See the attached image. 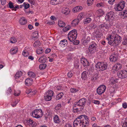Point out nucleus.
I'll list each match as a JSON object with an SVG mask.
<instances>
[{
  "label": "nucleus",
  "mask_w": 127,
  "mask_h": 127,
  "mask_svg": "<svg viewBox=\"0 0 127 127\" xmlns=\"http://www.w3.org/2000/svg\"><path fill=\"white\" fill-rule=\"evenodd\" d=\"M19 100L18 99L15 100V102L11 103V105L13 107L15 106Z\"/></svg>",
  "instance_id": "obj_46"
},
{
  "label": "nucleus",
  "mask_w": 127,
  "mask_h": 127,
  "mask_svg": "<svg viewBox=\"0 0 127 127\" xmlns=\"http://www.w3.org/2000/svg\"><path fill=\"white\" fill-rule=\"evenodd\" d=\"M106 89V87L104 85L100 86L97 90V92L98 94L100 95L103 93Z\"/></svg>",
  "instance_id": "obj_12"
},
{
  "label": "nucleus",
  "mask_w": 127,
  "mask_h": 127,
  "mask_svg": "<svg viewBox=\"0 0 127 127\" xmlns=\"http://www.w3.org/2000/svg\"><path fill=\"white\" fill-rule=\"evenodd\" d=\"M80 21L77 19H76L73 20L72 22L71 26H72L74 27L78 25Z\"/></svg>",
  "instance_id": "obj_19"
},
{
  "label": "nucleus",
  "mask_w": 127,
  "mask_h": 127,
  "mask_svg": "<svg viewBox=\"0 0 127 127\" xmlns=\"http://www.w3.org/2000/svg\"><path fill=\"white\" fill-rule=\"evenodd\" d=\"M73 75L72 71H70L68 73L67 75L68 77H71Z\"/></svg>",
  "instance_id": "obj_56"
},
{
  "label": "nucleus",
  "mask_w": 127,
  "mask_h": 127,
  "mask_svg": "<svg viewBox=\"0 0 127 127\" xmlns=\"http://www.w3.org/2000/svg\"><path fill=\"white\" fill-rule=\"evenodd\" d=\"M88 73L86 71H84L82 73L81 77L82 79L85 80L87 77V74Z\"/></svg>",
  "instance_id": "obj_30"
},
{
  "label": "nucleus",
  "mask_w": 127,
  "mask_h": 127,
  "mask_svg": "<svg viewBox=\"0 0 127 127\" xmlns=\"http://www.w3.org/2000/svg\"><path fill=\"white\" fill-rule=\"evenodd\" d=\"M28 75L30 77L34 78L35 76V74L32 71L29 72L28 73Z\"/></svg>",
  "instance_id": "obj_38"
},
{
  "label": "nucleus",
  "mask_w": 127,
  "mask_h": 127,
  "mask_svg": "<svg viewBox=\"0 0 127 127\" xmlns=\"http://www.w3.org/2000/svg\"><path fill=\"white\" fill-rule=\"evenodd\" d=\"M63 95L64 94L63 93H60L59 94L56 96V99L57 100L61 99Z\"/></svg>",
  "instance_id": "obj_32"
},
{
  "label": "nucleus",
  "mask_w": 127,
  "mask_h": 127,
  "mask_svg": "<svg viewBox=\"0 0 127 127\" xmlns=\"http://www.w3.org/2000/svg\"><path fill=\"white\" fill-rule=\"evenodd\" d=\"M85 64H83L84 66H88L89 65V63L87 61V60H85Z\"/></svg>",
  "instance_id": "obj_63"
},
{
  "label": "nucleus",
  "mask_w": 127,
  "mask_h": 127,
  "mask_svg": "<svg viewBox=\"0 0 127 127\" xmlns=\"http://www.w3.org/2000/svg\"><path fill=\"white\" fill-rule=\"evenodd\" d=\"M7 6L10 9H13L14 6L13 3L11 1H9L7 5Z\"/></svg>",
  "instance_id": "obj_39"
},
{
  "label": "nucleus",
  "mask_w": 127,
  "mask_h": 127,
  "mask_svg": "<svg viewBox=\"0 0 127 127\" xmlns=\"http://www.w3.org/2000/svg\"><path fill=\"white\" fill-rule=\"evenodd\" d=\"M122 127H127V118L125 119V122L123 123Z\"/></svg>",
  "instance_id": "obj_55"
},
{
  "label": "nucleus",
  "mask_w": 127,
  "mask_h": 127,
  "mask_svg": "<svg viewBox=\"0 0 127 127\" xmlns=\"http://www.w3.org/2000/svg\"><path fill=\"white\" fill-rule=\"evenodd\" d=\"M27 22V20L24 17L21 18L19 20V22L21 24L24 25Z\"/></svg>",
  "instance_id": "obj_23"
},
{
  "label": "nucleus",
  "mask_w": 127,
  "mask_h": 127,
  "mask_svg": "<svg viewBox=\"0 0 127 127\" xmlns=\"http://www.w3.org/2000/svg\"><path fill=\"white\" fill-rule=\"evenodd\" d=\"M114 15V13L113 11H110L107 13L105 18L106 20L111 21L113 19L114 17L113 16Z\"/></svg>",
  "instance_id": "obj_10"
},
{
  "label": "nucleus",
  "mask_w": 127,
  "mask_h": 127,
  "mask_svg": "<svg viewBox=\"0 0 127 127\" xmlns=\"http://www.w3.org/2000/svg\"><path fill=\"white\" fill-rule=\"evenodd\" d=\"M97 47L96 43L94 41L92 42L89 46L88 49L89 52L91 54L95 53L96 51V49Z\"/></svg>",
  "instance_id": "obj_4"
},
{
  "label": "nucleus",
  "mask_w": 127,
  "mask_h": 127,
  "mask_svg": "<svg viewBox=\"0 0 127 127\" xmlns=\"http://www.w3.org/2000/svg\"><path fill=\"white\" fill-rule=\"evenodd\" d=\"M22 74V72L21 71H19L16 73L15 75V77L16 79H18L21 77Z\"/></svg>",
  "instance_id": "obj_29"
},
{
  "label": "nucleus",
  "mask_w": 127,
  "mask_h": 127,
  "mask_svg": "<svg viewBox=\"0 0 127 127\" xmlns=\"http://www.w3.org/2000/svg\"><path fill=\"white\" fill-rule=\"evenodd\" d=\"M99 28L104 29V28L106 29H108V27L107 26V24L106 23H104L102 24H101L99 26Z\"/></svg>",
  "instance_id": "obj_27"
},
{
  "label": "nucleus",
  "mask_w": 127,
  "mask_h": 127,
  "mask_svg": "<svg viewBox=\"0 0 127 127\" xmlns=\"http://www.w3.org/2000/svg\"><path fill=\"white\" fill-rule=\"evenodd\" d=\"M47 66V65L45 64H40L39 66V68L41 70H43L45 69Z\"/></svg>",
  "instance_id": "obj_36"
},
{
  "label": "nucleus",
  "mask_w": 127,
  "mask_h": 127,
  "mask_svg": "<svg viewBox=\"0 0 127 127\" xmlns=\"http://www.w3.org/2000/svg\"><path fill=\"white\" fill-rule=\"evenodd\" d=\"M61 107V104H59L55 107L56 109V110H59L60 109Z\"/></svg>",
  "instance_id": "obj_58"
},
{
  "label": "nucleus",
  "mask_w": 127,
  "mask_h": 127,
  "mask_svg": "<svg viewBox=\"0 0 127 127\" xmlns=\"http://www.w3.org/2000/svg\"><path fill=\"white\" fill-rule=\"evenodd\" d=\"M108 65L105 62H98L95 65L96 69L98 71H103L107 68Z\"/></svg>",
  "instance_id": "obj_2"
},
{
  "label": "nucleus",
  "mask_w": 127,
  "mask_h": 127,
  "mask_svg": "<svg viewBox=\"0 0 127 127\" xmlns=\"http://www.w3.org/2000/svg\"><path fill=\"white\" fill-rule=\"evenodd\" d=\"M70 92L72 93H74L78 91L79 90L75 88H71L70 90Z\"/></svg>",
  "instance_id": "obj_42"
},
{
  "label": "nucleus",
  "mask_w": 127,
  "mask_h": 127,
  "mask_svg": "<svg viewBox=\"0 0 127 127\" xmlns=\"http://www.w3.org/2000/svg\"><path fill=\"white\" fill-rule=\"evenodd\" d=\"M118 55L117 54H114L111 56L109 58L111 61L114 62L116 61L118 59Z\"/></svg>",
  "instance_id": "obj_15"
},
{
  "label": "nucleus",
  "mask_w": 127,
  "mask_h": 127,
  "mask_svg": "<svg viewBox=\"0 0 127 127\" xmlns=\"http://www.w3.org/2000/svg\"><path fill=\"white\" fill-rule=\"evenodd\" d=\"M19 8V6L18 5H17L15 7L14 6V8L12 9V10L16 11L17 10L16 9H18Z\"/></svg>",
  "instance_id": "obj_62"
},
{
  "label": "nucleus",
  "mask_w": 127,
  "mask_h": 127,
  "mask_svg": "<svg viewBox=\"0 0 127 127\" xmlns=\"http://www.w3.org/2000/svg\"><path fill=\"white\" fill-rule=\"evenodd\" d=\"M23 6L25 9H27L30 7V4L25 2L23 3Z\"/></svg>",
  "instance_id": "obj_52"
},
{
  "label": "nucleus",
  "mask_w": 127,
  "mask_h": 127,
  "mask_svg": "<svg viewBox=\"0 0 127 127\" xmlns=\"http://www.w3.org/2000/svg\"><path fill=\"white\" fill-rule=\"evenodd\" d=\"M73 42L72 45L74 46V45H78L79 43V41L78 40H73L72 41H70Z\"/></svg>",
  "instance_id": "obj_49"
},
{
  "label": "nucleus",
  "mask_w": 127,
  "mask_h": 127,
  "mask_svg": "<svg viewBox=\"0 0 127 127\" xmlns=\"http://www.w3.org/2000/svg\"><path fill=\"white\" fill-rule=\"evenodd\" d=\"M44 98L46 101H48L51 100L52 97H51L49 95L48 96L47 95H46L44 96Z\"/></svg>",
  "instance_id": "obj_44"
},
{
  "label": "nucleus",
  "mask_w": 127,
  "mask_h": 127,
  "mask_svg": "<svg viewBox=\"0 0 127 127\" xmlns=\"http://www.w3.org/2000/svg\"><path fill=\"white\" fill-rule=\"evenodd\" d=\"M77 36V30H73L70 31L68 34V39L70 41H72L75 40Z\"/></svg>",
  "instance_id": "obj_3"
},
{
  "label": "nucleus",
  "mask_w": 127,
  "mask_h": 127,
  "mask_svg": "<svg viewBox=\"0 0 127 127\" xmlns=\"http://www.w3.org/2000/svg\"><path fill=\"white\" fill-rule=\"evenodd\" d=\"M122 67V64L119 63H117L115 64L112 67V69L116 71H117L121 69Z\"/></svg>",
  "instance_id": "obj_14"
},
{
  "label": "nucleus",
  "mask_w": 127,
  "mask_h": 127,
  "mask_svg": "<svg viewBox=\"0 0 127 127\" xmlns=\"http://www.w3.org/2000/svg\"><path fill=\"white\" fill-rule=\"evenodd\" d=\"M96 13L98 16H101L104 14V11L102 9H99L96 11Z\"/></svg>",
  "instance_id": "obj_31"
},
{
  "label": "nucleus",
  "mask_w": 127,
  "mask_h": 127,
  "mask_svg": "<svg viewBox=\"0 0 127 127\" xmlns=\"http://www.w3.org/2000/svg\"><path fill=\"white\" fill-rule=\"evenodd\" d=\"M27 122L29 123L31 126L32 127H34L36 126V124L35 122H34L32 120L29 119L28 120Z\"/></svg>",
  "instance_id": "obj_22"
},
{
  "label": "nucleus",
  "mask_w": 127,
  "mask_h": 127,
  "mask_svg": "<svg viewBox=\"0 0 127 127\" xmlns=\"http://www.w3.org/2000/svg\"><path fill=\"white\" fill-rule=\"evenodd\" d=\"M122 44L124 45H127V37L123 39Z\"/></svg>",
  "instance_id": "obj_48"
},
{
  "label": "nucleus",
  "mask_w": 127,
  "mask_h": 127,
  "mask_svg": "<svg viewBox=\"0 0 127 127\" xmlns=\"http://www.w3.org/2000/svg\"><path fill=\"white\" fill-rule=\"evenodd\" d=\"M47 112L45 115V119L48 117H51L52 115V112L51 111L49 110L48 109L47 110Z\"/></svg>",
  "instance_id": "obj_20"
},
{
  "label": "nucleus",
  "mask_w": 127,
  "mask_h": 127,
  "mask_svg": "<svg viewBox=\"0 0 127 127\" xmlns=\"http://www.w3.org/2000/svg\"><path fill=\"white\" fill-rule=\"evenodd\" d=\"M86 35L85 33L83 34L82 41L83 44H84L88 43L91 40L89 36H87L86 38Z\"/></svg>",
  "instance_id": "obj_11"
},
{
  "label": "nucleus",
  "mask_w": 127,
  "mask_h": 127,
  "mask_svg": "<svg viewBox=\"0 0 127 127\" xmlns=\"http://www.w3.org/2000/svg\"><path fill=\"white\" fill-rule=\"evenodd\" d=\"M70 10L68 8H64L63 9L62 12L65 15H67L69 14Z\"/></svg>",
  "instance_id": "obj_24"
},
{
  "label": "nucleus",
  "mask_w": 127,
  "mask_h": 127,
  "mask_svg": "<svg viewBox=\"0 0 127 127\" xmlns=\"http://www.w3.org/2000/svg\"><path fill=\"white\" fill-rule=\"evenodd\" d=\"M64 127H72L71 125L69 123L66 124L64 126Z\"/></svg>",
  "instance_id": "obj_64"
},
{
  "label": "nucleus",
  "mask_w": 127,
  "mask_h": 127,
  "mask_svg": "<svg viewBox=\"0 0 127 127\" xmlns=\"http://www.w3.org/2000/svg\"><path fill=\"white\" fill-rule=\"evenodd\" d=\"M123 16L124 17H127V9H125L123 11Z\"/></svg>",
  "instance_id": "obj_53"
},
{
  "label": "nucleus",
  "mask_w": 127,
  "mask_h": 127,
  "mask_svg": "<svg viewBox=\"0 0 127 127\" xmlns=\"http://www.w3.org/2000/svg\"><path fill=\"white\" fill-rule=\"evenodd\" d=\"M36 52L38 54H40L42 53L43 52V49L41 48L39 49L36 51Z\"/></svg>",
  "instance_id": "obj_51"
},
{
  "label": "nucleus",
  "mask_w": 127,
  "mask_h": 127,
  "mask_svg": "<svg viewBox=\"0 0 127 127\" xmlns=\"http://www.w3.org/2000/svg\"><path fill=\"white\" fill-rule=\"evenodd\" d=\"M41 44L40 42L38 40L35 41L34 43L33 46L35 47L39 46Z\"/></svg>",
  "instance_id": "obj_35"
},
{
  "label": "nucleus",
  "mask_w": 127,
  "mask_h": 127,
  "mask_svg": "<svg viewBox=\"0 0 127 127\" xmlns=\"http://www.w3.org/2000/svg\"><path fill=\"white\" fill-rule=\"evenodd\" d=\"M106 39L108 41V43L109 44L116 47L120 43L122 38L118 34L112 33L111 35H109V38L108 37Z\"/></svg>",
  "instance_id": "obj_1"
},
{
  "label": "nucleus",
  "mask_w": 127,
  "mask_h": 127,
  "mask_svg": "<svg viewBox=\"0 0 127 127\" xmlns=\"http://www.w3.org/2000/svg\"><path fill=\"white\" fill-rule=\"evenodd\" d=\"M117 79H111L110 80V83L111 85H113L117 82Z\"/></svg>",
  "instance_id": "obj_40"
},
{
  "label": "nucleus",
  "mask_w": 127,
  "mask_h": 127,
  "mask_svg": "<svg viewBox=\"0 0 127 127\" xmlns=\"http://www.w3.org/2000/svg\"><path fill=\"white\" fill-rule=\"evenodd\" d=\"M96 25L94 23H92L90 25V27L94 29L96 27Z\"/></svg>",
  "instance_id": "obj_59"
},
{
  "label": "nucleus",
  "mask_w": 127,
  "mask_h": 127,
  "mask_svg": "<svg viewBox=\"0 0 127 127\" xmlns=\"http://www.w3.org/2000/svg\"><path fill=\"white\" fill-rule=\"evenodd\" d=\"M10 41L11 43H14L17 42V39L14 37H12L10 39Z\"/></svg>",
  "instance_id": "obj_45"
},
{
  "label": "nucleus",
  "mask_w": 127,
  "mask_h": 127,
  "mask_svg": "<svg viewBox=\"0 0 127 127\" xmlns=\"http://www.w3.org/2000/svg\"><path fill=\"white\" fill-rule=\"evenodd\" d=\"M53 120L54 122L56 124H59L60 122L59 116L57 115H55L53 117Z\"/></svg>",
  "instance_id": "obj_18"
},
{
  "label": "nucleus",
  "mask_w": 127,
  "mask_h": 127,
  "mask_svg": "<svg viewBox=\"0 0 127 127\" xmlns=\"http://www.w3.org/2000/svg\"><path fill=\"white\" fill-rule=\"evenodd\" d=\"M70 28V26L68 25V26H67L64 28L63 29V31L64 32H66Z\"/></svg>",
  "instance_id": "obj_50"
},
{
  "label": "nucleus",
  "mask_w": 127,
  "mask_h": 127,
  "mask_svg": "<svg viewBox=\"0 0 127 127\" xmlns=\"http://www.w3.org/2000/svg\"><path fill=\"white\" fill-rule=\"evenodd\" d=\"M118 77L121 78H124L127 77V71L125 70H121L117 73Z\"/></svg>",
  "instance_id": "obj_9"
},
{
  "label": "nucleus",
  "mask_w": 127,
  "mask_h": 127,
  "mask_svg": "<svg viewBox=\"0 0 127 127\" xmlns=\"http://www.w3.org/2000/svg\"><path fill=\"white\" fill-rule=\"evenodd\" d=\"M54 92L52 90H48L47 92L46 93V95L48 96H50L51 97H52L53 95Z\"/></svg>",
  "instance_id": "obj_34"
},
{
  "label": "nucleus",
  "mask_w": 127,
  "mask_h": 127,
  "mask_svg": "<svg viewBox=\"0 0 127 127\" xmlns=\"http://www.w3.org/2000/svg\"><path fill=\"white\" fill-rule=\"evenodd\" d=\"M94 0H88L87 1V3L88 5L89 6L91 4L92 2Z\"/></svg>",
  "instance_id": "obj_61"
},
{
  "label": "nucleus",
  "mask_w": 127,
  "mask_h": 127,
  "mask_svg": "<svg viewBox=\"0 0 127 127\" xmlns=\"http://www.w3.org/2000/svg\"><path fill=\"white\" fill-rule=\"evenodd\" d=\"M85 116L84 115H82L79 116L76 119H75L73 122V127H78L77 126L79 124L80 127L82 126L81 118L82 117Z\"/></svg>",
  "instance_id": "obj_7"
},
{
  "label": "nucleus",
  "mask_w": 127,
  "mask_h": 127,
  "mask_svg": "<svg viewBox=\"0 0 127 127\" xmlns=\"http://www.w3.org/2000/svg\"><path fill=\"white\" fill-rule=\"evenodd\" d=\"M75 48V47H74V45L73 46L72 45V44H71V45L68 46L67 48V49L69 51L73 50Z\"/></svg>",
  "instance_id": "obj_43"
},
{
  "label": "nucleus",
  "mask_w": 127,
  "mask_h": 127,
  "mask_svg": "<svg viewBox=\"0 0 127 127\" xmlns=\"http://www.w3.org/2000/svg\"><path fill=\"white\" fill-rule=\"evenodd\" d=\"M65 25V22L61 21H59L58 25L60 27L63 28Z\"/></svg>",
  "instance_id": "obj_33"
},
{
  "label": "nucleus",
  "mask_w": 127,
  "mask_h": 127,
  "mask_svg": "<svg viewBox=\"0 0 127 127\" xmlns=\"http://www.w3.org/2000/svg\"><path fill=\"white\" fill-rule=\"evenodd\" d=\"M91 21V19L90 18H87L84 20V23L85 24L89 23Z\"/></svg>",
  "instance_id": "obj_47"
},
{
  "label": "nucleus",
  "mask_w": 127,
  "mask_h": 127,
  "mask_svg": "<svg viewBox=\"0 0 127 127\" xmlns=\"http://www.w3.org/2000/svg\"><path fill=\"white\" fill-rule=\"evenodd\" d=\"M18 49L16 47L12 48L10 51L11 54H14L16 53L18 51Z\"/></svg>",
  "instance_id": "obj_28"
},
{
  "label": "nucleus",
  "mask_w": 127,
  "mask_h": 127,
  "mask_svg": "<svg viewBox=\"0 0 127 127\" xmlns=\"http://www.w3.org/2000/svg\"><path fill=\"white\" fill-rule=\"evenodd\" d=\"M83 116L81 118L82 126L81 127H86L89 125V119L87 116Z\"/></svg>",
  "instance_id": "obj_8"
},
{
  "label": "nucleus",
  "mask_w": 127,
  "mask_h": 127,
  "mask_svg": "<svg viewBox=\"0 0 127 127\" xmlns=\"http://www.w3.org/2000/svg\"><path fill=\"white\" fill-rule=\"evenodd\" d=\"M92 103L95 104H98L99 103V101L97 100H93L92 101Z\"/></svg>",
  "instance_id": "obj_60"
},
{
  "label": "nucleus",
  "mask_w": 127,
  "mask_h": 127,
  "mask_svg": "<svg viewBox=\"0 0 127 127\" xmlns=\"http://www.w3.org/2000/svg\"><path fill=\"white\" fill-rule=\"evenodd\" d=\"M22 55L25 57H27L28 55L29 54L28 52H27L25 51H23Z\"/></svg>",
  "instance_id": "obj_57"
},
{
  "label": "nucleus",
  "mask_w": 127,
  "mask_h": 127,
  "mask_svg": "<svg viewBox=\"0 0 127 127\" xmlns=\"http://www.w3.org/2000/svg\"><path fill=\"white\" fill-rule=\"evenodd\" d=\"M33 37L34 38H37L39 37L38 33L37 31H35L33 33Z\"/></svg>",
  "instance_id": "obj_41"
},
{
  "label": "nucleus",
  "mask_w": 127,
  "mask_h": 127,
  "mask_svg": "<svg viewBox=\"0 0 127 127\" xmlns=\"http://www.w3.org/2000/svg\"><path fill=\"white\" fill-rule=\"evenodd\" d=\"M43 114L41 109L35 110L32 113V116L36 118H39L42 117Z\"/></svg>",
  "instance_id": "obj_6"
},
{
  "label": "nucleus",
  "mask_w": 127,
  "mask_h": 127,
  "mask_svg": "<svg viewBox=\"0 0 127 127\" xmlns=\"http://www.w3.org/2000/svg\"><path fill=\"white\" fill-rule=\"evenodd\" d=\"M47 60V57L44 55L41 56L38 60L39 62L41 63H45Z\"/></svg>",
  "instance_id": "obj_16"
},
{
  "label": "nucleus",
  "mask_w": 127,
  "mask_h": 127,
  "mask_svg": "<svg viewBox=\"0 0 127 127\" xmlns=\"http://www.w3.org/2000/svg\"><path fill=\"white\" fill-rule=\"evenodd\" d=\"M32 79L30 78L27 79L25 81V84L26 85L29 86L31 84Z\"/></svg>",
  "instance_id": "obj_26"
},
{
  "label": "nucleus",
  "mask_w": 127,
  "mask_h": 127,
  "mask_svg": "<svg viewBox=\"0 0 127 127\" xmlns=\"http://www.w3.org/2000/svg\"><path fill=\"white\" fill-rule=\"evenodd\" d=\"M125 1L122 0L119 4L115 5L114 9L116 11H122L125 7Z\"/></svg>",
  "instance_id": "obj_5"
},
{
  "label": "nucleus",
  "mask_w": 127,
  "mask_h": 127,
  "mask_svg": "<svg viewBox=\"0 0 127 127\" xmlns=\"http://www.w3.org/2000/svg\"><path fill=\"white\" fill-rule=\"evenodd\" d=\"M86 101V98H82L80 99L77 103V105L80 106H84Z\"/></svg>",
  "instance_id": "obj_13"
},
{
  "label": "nucleus",
  "mask_w": 127,
  "mask_h": 127,
  "mask_svg": "<svg viewBox=\"0 0 127 127\" xmlns=\"http://www.w3.org/2000/svg\"><path fill=\"white\" fill-rule=\"evenodd\" d=\"M84 14L81 13L79 14L77 17V19L80 21L84 17Z\"/></svg>",
  "instance_id": "obj_37"
},
{
  "label": "nucleus",
  "mask_w": 127,
  "mask_h": 127,
  "mask_svg": "<svg viewBox=\"0 0 127 127\" xmlns=\"http://www.w3.org/2000/svg\"><path fill=\"white\" fill-rule=\"evenodd\" d=\"M102 36V34L101 32H99V31L95 35L96 37L100 38Z\"/></svg>",
  "instance_id": "obj_54"
},
{
  "label": "nucleus",
  "mask_w": 127,
  "mask_h": 127,
  "mask_svg": "<svg viewBox=\"0 0 127 127\" xmlns=\"http://www.w3.org/2000/svg\"><path fill=\"white\" fill-rule=\"evenodd\" d=\"M62 0H52L50 1V3L52 5H57L62 2Z\"/></svg>",
  "instance_id": "obj_17"
},
{
  "label": "nucleus",
  "mask_w": 127,
  "mask_h": 127,
  "mask_svg": "<svg viewBox=\"0 0 127 127\" xmlns=\"http://www.w3.org/2000/svg\"><path fill=\"white\" fill-rule=\"evenodd\" d=\"M82 8V7L81 6H77L73 9V11L74 12H77L80 11Z\"/></svg>",
  "instance_id": "obj_21"
},
{
  "label": "nucleus",
  "mask_w": 127,
  "mask_h": 127,
  "mask_svg": "<svg viewBox=\"0 0 127 127\" xmlns=\"http://www.w3.org/2000/svg\"><path fill=\"white\" fill-rule=\"evenodd\" d=\"M67 43V40L64 39L61 41L60 42V44L61 46H63L66 45Z\"/></svg>",
  "instance_id": "obj_25"
}]
</instances>
